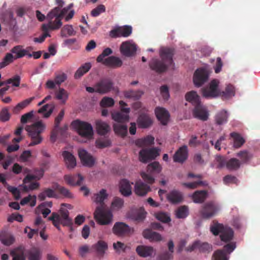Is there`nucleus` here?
<instances>
[{
  "mask_svg": "<svg viewBox=\"0 0 260 260\" xmlns=\"http://www.w3.org/2000/svg\"><path fill=\"white\" fill-rule=\"evenodd\" d=\"M94 196L93 201L99 205L96 208L94 212V217L101 225L109 224L112 221L113 215L104 202L108 197L106 190L101 189L99 193L95 194Z\"/></svg>",
  "mask_w": 260,
  "mask_h": 260,
  "instance_id": "obj_1",
  "label": "nucleus"
},
{
  "mask_svg": "<svg viewBox=\"0 0 260 260\" xmlns=\"http://www.w3.org/2000/svg\"><path fill=\"white\" fill-rule=\"evenodd\" d=\"M174 50L169 48H164L160 50L161 60L153 58L149 62L150 69L158 73L165 72L168 68L173 63V56Z\"/></svg>",
  "mask_w": 260,
  "mask_h": 260,
  "instance_id": "obj_2",
  "label": "nucleus"
},
{
  "mask_svg": "<svg viewBox=\"0 0 260 260\" xmlns=\"http://www.w3.org/2000/svg\"><path fill=\"white\" fill-rule=\"evenodd\" d=\"M56 4L58 7L52 9L47 15V20L50 21V23H55V24L52 26V28H60L62 23V19L68 11L73 7V4H70L67 7L63 8L64 2L62 0H56Z\"/></svg>",
  "mask_w": 260,
  "mask_h": 260,
  "instance_id": "obj_3",
  "label": "nucleus"
},
{
  "mask_svg": "<svg viewBox=\"0 0 260 260\" xmlns=\"http://www.w3.org/2000/svg\"><path fill=\"white\" fill-rule=\"evenodd\" d=\"M46 128V125L42 121H37L30 125H27L25 127L28 132L29 137L31 139V142L28 146H33L40 144L43 140L41 134Z\"/></svg>",
  "mask_w": 260,
  "mask_h": 260,
  "instance_id": "obj_4",
  "label": "nucleus"
},
{
  "mask_svg": "<svg viewBox=\"0 0 260 260\" xmlns=\"http://www.w3.org/2000/svg\"><path fill=\"white\" fill-rule=\"evenodd\" d=\"M210 232L214 236L220 234V238L222 241L228 242L231 241L234 237V231L232 228L225 226L213 220L210 227Z\"/></svg>",
  "mask_w": 260,
  "mask_h": 260,
  "instance_id": "obj_5",
  "label": "nucleus"
},
{
  "mask_svg": "<svg viewBox=\"0 0 260 260\" xmlns=\"http://www.w3.org/2000/svg\"><path fill=\"white\" fill-rule=\"evenodd\" d=\"M71 125L81 137L87 140H90L93 138V129L90 123L77 119L74 120Z\"/></svg>",
  "mask_w": 260,
  "mask_h": 260,
  "instance_id": "obj_6",
  "label": "nucleus"
},
{
  "mask_svg": "<svg viewBox=\"0 0 260 260\" xmlns=\"http://www.w3.org/2000/svg\"><path fill=\"white\" fill-rule=\"evenodd\" d=\"M162 170V167L158 161H154L149 164L147 167V172H142L141 176L143 179L147 183L152 184L154 182V174H158Z\"/></svg>",
  "mask_w": 260,
  "mask_h": 260,
  "instance_id": "obj_7",
  "label": "nucleus"
},
{
  "mask_svg": "<svg viewBox=\"0 0 260 260\" xmlns=\"http://www.w3.org/2000/svg\"><path fill=\"white\" fill-rule=\"evenodd\" d=\"M219 210V206L215 203L211 201L203 205L200 214L203 218L210 219L215 216Z\"/></svg>",
  "mask_w": 260,
  "mask_h": 260,
  "instance_id": "obj_8",
  "label": "nucleus"
},
{
  "mask_svg": "<svg viewBox=\"0 0 260 260\" xmlns=\"http://www.w3.org/2000/svg\"><path fill=\"white\" fill-rule=\"evenodd\" d=\"M209 77V71L205 68L198 69L194 73L193 82L195 86L199 87L206 83Z\"/></svg>",
  "mask_w": 260,
  "mask_h": 260,
  "instance_id": "obj_9",
  "label": "nucleus"
},
{
  "mask_svg": "<svg viewBox=\"0 0 260 260\" xmlns=\"http://www.w3.org/2000/svg\"><path fill=\"white\" fill-rule=\"evenodd\" d=\"M159 154L158 150L156 148L142 149L139 152V159L141 162L147 163L155 159Z\"/></svg>",
  "mask_w": 260,
  "mask_h": 260,
  "instance_id": "obj_10",
  "label": "nucleus"
},
{
  "mask_svg": "<svg viewBox=\"0 0 260 260\" xmlns=\"http://www.w3.org/2000/svg\"><path fill=\"white\" fill-rule=\"evenodd\" d=\"M218 83L217 80L214 79L211 81L208 86L203 88L202 89L203 96L207 99L217 97L219 95Z\"/></svg>",
  "mask_w": 260,
  "mask_h": 260,
  "instance_id": "obj_11",
  "label": "nucleus"
},
{
  "mask_svg": "<svg viewBox=\"0 0 260 260\" xmlns=\"http://www.w3.org/2000/svg\"><path fill=\"white\" fill-rule=\"evenodd\" d=\"M113 233L119 237L127 236L134 232L133 229L122 222H116L112 229Z\"/></svg>",
  "mask_w": 260,
  "mask_h": 260,
  "instance_id": "obj_12",
  "label": "nucleus"
},
{
  "mask_svg": "<svg viewBox=\"0 0 260 260\" xmlns=\"http://www.w3.org/2000/svg\"><path fill=\"white\" fill-rule=\"evenodd\" d=\"M132 33V27L130 25L118 26L110 31V36L113 38L129 37Z\"/></svg>",
  "mask_w": 260,
  "mask_h": 260,
  "instance_id": "obj_13",
  "label": "nucleus"
},
{
  "mask_svg": "<svg viewBox=\"0 0 260 260\" xmlns=\"http://www.w3.org/2000/svg\"><path fill=\"white\" fill-rule=\"evenodd\" d=\"M96 92L105 94L110 91L113 88V83L108 79H103L96 83Z\"/></svg>",
  "mask_w": 260,
  "mask_h": 260,
  "instance_id": "obj_14",
  "label": "nucleus"
},
{
  "mask_svg": "<svg viewBox=\"0 0 260 260\" xmlns=\"http://www.w3.org/2000/svg\"><path fill=\"white\" fill-rule=\"evenodd\" d=\"M130 109L129 108H122L120 111L114 112L112 113V118L118 123H123L129 120V113Z\"/></svg>",
  "mask_w": 260,
  "mask_h": 260,
  "instance_id": "obj_15",
  "label": "nucleus"
},
{
  "mask_svg": "<svg viewBox=\"0 0 260 260\" xmlns=\"http://www.w3.org/2000/svg\"><path fill=\"white\" fill-rule=\"evenodd\" d=\"M121 53L126 56L134 55L137 50L136 44L131 43L129 41L123 42L120 47Z\"/></svg>",
  "mask_w": 260,
  "mask_h": 260,
  "instance_id": "obj_16",
  "label": "nucleus"
},
{
  "mask_svg": "<svg viewBox=\"0 0 260 260\" xmlns=\"http://www.w3.org/2000/svg\"><path fill=\"white\" fill-rule=\"evenodd\" d=\"M48 23L46 24H43L42 26V29L43 31V34L38 38H35L34 41L36 43H41L43 42L46 38L47 37H50V34L48 32V30H57L59 28H52V26L55 25V23L53 22L50 23V21H47Z\"/></svg>",
  "mask_w": 260,
  "mask_h": 260,
  "instance_id": "obj_17",
  "label": "nucleus"
},
{
  "mask_svg": "<svg viewBox=\"0 0 260 260\" xmlns=\"http://www.w3.org/2000/svg\"><path fill=\"white\" fill-rule=\"evenodd\" d=\"M188 157V149L186 145L180 147L173 155L174 162L183 163Z\"/></svg>",
  "mask_w": 260,
  "mask_h": 260,
  "instance_id": "obj_18",
  "label": "nucleus"
},
{
  "mask_svg": "<svg viewBox=\"0 0 260 260\" xmlns=\"http://www.w3.org/2000/svg\"><path fill=\"white\" fill-rule=\"evenodd\" d=\"M79 156L84 166L91 167L94 164V159L84 149L78 150Z\"/></svg>",
  "mask_w": 260,
  "mask_h": 260,
  "instance_id": "obj_19",
  "label": "nucleus"
},
{
  "mask_svg": "<svg viewBox=\"0 0 260 260\" xmlns=\"http://www.w3.org/2000/svg\"><path fill=\"white\" fill-rule=\"evenodd\" d=\"M193 115L194 117L203 121L207 120L208 118V114L201 103L194 107Z\"/></svg>",
  "mask_w": 260,
  "mask_h": 260,
  "instance_id": "obj_20",
  "label": "nucleus"
},
{
  "mask_svg": "<svg viewBox=\"0 0 260 260\" xmlns=\"http://www.w3.org/2000/svg\"><path fill=\"white\" fill-rule=\"evenodd\" d=\"M32 172L34 174H27L23 180V184H26L32 180H39L43 176L44 171L43 169H36Z\"/></svg>",
  "mask_w": 260,
  "mask_h": 260,
  "instance_id": "obj_21",
  "label": "nucleus"
},
{
  "mask_svg": "<svg viewBox=\"0 0 260 260\" xmlns=\"http://www.w3.org/2000/svg\"><path fill=\"white\" fill-rule=\"evenodd\" d=\"M155 113L158 120L162 125H166L169 118V113L164 108L157 107L155 110Z\"/></svg>",
  "mask_w": 260,
  "mask_h": 260,
  "instance_id": "obj_22",
  "label": "nucleus"
},
{
  "mask_svg": "<svg viewBox=\"0 0 260 260\" xmlns=\"http://www.w3.org/2000/svg\"><path fill=\"white\" fill-rule=\"evenodd\" d=\"M64 179L66 183L72 186L80 185L84 179V178L80 174L76 175H66Z\"/></svg>",
  "mask_w": 260,
  "mask_h": 260,
  "instance_id": "obj_23",
  "label": "nucleus"
},
{
  "mask_svg": "<svg viewBox=\"0 0 260 260\" xmlns=\"http://www.w3.org/2000/svg\"><path fill=\"white\" fill-rule=\"evenodd\" d=\"M150 190V187L149 185L141 181L136 182L135 185V192L137 195L140 196H145Z\"/></svg>",
  "mask_w": 260,
  "mask_h": 260,
  "instance_id": "obj_24",
  "label": "nucleus"
},
{
  "mask_svg": "<svg viewBox=\"0 0 260 260\" xmlns=\"http://www.w3.org/2000/svg\"><path fill=\"white\" fill-rule=\"evenodd\" d=\"M102 63L111 68H116L122 66V61L119 57L111 56L105 58Z\"/></svg>",
  "mask_w": 260,
  "mask_h": 260,
  "instance_id": "obj_25",
  "label": "nucleus"
},
{
  "mask_svg": "<svg viewBox=\"0 0 260 260\" xmlns=\"http://www.w3.org/2000/svg\"><path fill=\"white\" fill-rule=\"evenodd\" d=\"M136 251L138 254L142 257L151 256L154 252V249L152 247L145 245L138 246Z\"/></svg>",
  "mask_w": 260,
  "mask_h": 260,
  "instance_id": "obj_26",
  "label": "nucleus"
},
{
  "mask_svg": "<svg viewBox=\"0 0 260 260\" xmlns=\"http://www.w3.org/2000/svg\"><path fill=\"white\" fill-rule=\"evenodd\" d=\"M95 128L97 133L101 136L106 135L110 131V127L109 124L101 120L95 121Z\"/></svg>",
  "mask_w": 260,
  "mask_h": 260,
  "instance_id": "obj_27",
  "label": "nucleus"
},
{
  "mask_svg": "<svg viewBox=\"0 0 260 260\" xmlns=\"http://www.w3.org/2000/svg\"><path fill=\"white\" fill-rule=\"evenodd\" d=\"M0 182H2L5 186L7 190L11 192L16 200L20 198V192L19 189L16 187L8 184L6 181L5 175L4 174H0Z\"/></svg>",
  "mask_w": 260,
  "mask_h": 260,
  "instance_id": "obj_28",
  "label": "nucleus"
},
{
  "mask_svg": "<svg viewBox=\"0 0 260 260\" xmlns=\"http://www.w3.org/2000/svg\"><path fill=\"white\" fill-rule=\"evenodd\" d=\"M137 122L139 127L146 128L152 125V120L149 115L142 114L138 117Z\"/></svg>",
  "mask_w": 260,
  "mask_h": 260,
  "instance_id": "obj_29",
  "label": "nucleus"
},
{
  "mask_svg": "<svg viewBox=\"0 0 260 260\" xmlns=\"http://www.w3.org/2000/svg\"><path fill=\"white\" fill-rule=\"evenodd\" d=\"M168 200L172 204L180 203L183 200V196L181 192L176 190L170 191L167 194Z\"/></svg>",
  "mask_w": 260,
  "mask_h": 260,
  "instance_id": "obj_30",
  "label": "nucleus"
},
{
  "mask_svg": "<svg viewBox=\"0 0 260 260\" xmlns=\"http://www.w3.org/2000/svg\"><path fill=\"white\" fill-rule=\"evenodd\" d=\"M62 155L68 168L72 169L76 166V158L71 153L64 151L62 152Z\"/></svg>",
  "mask_w": 260,
  "mask_h": 260,
  "instance_id": "obj_31",
  "label": "nucleus"
},
{
  "mask_svg": "<svg viewBox=\"0 0 260 260\" xmlns=\"http://www.w3.org/2000/svg\"><path fill=\"white\" fill-rule=\"evenodd\" d=\"M230 137L233 139V147L236 149L240 148L245 143V139L238 133H231Z\"/></svg>",
  "mask_w": 260,
  "mask_h": 260,
  "instance_id": "obj_32",
  "label": "nucleus"
},
{
  "mask_svg": "<svg viewBox=\"0 0 260 260\" xmlns=\"http://www.w3.org/2000/svg\"><path fill=\"white\" fill-rule=\"evenodd\" d=\"M143 236L144 238L151 241H159L161 240V236L155 232H153L150 229H145L143 232Z\"/></svg>",
  "mask_w": 260,
  "mask_h": 260,
  "instance_id": "obj_33",
  "label": "nucleus"
},
{
  "mask_svg": "<svg viewBox=\"0 0 260 260\" xmlns=\"http://www.w3.org/2000/svg\"><path fill=\"white\" fill-rule=\"evenodd\" d=\"M119 190L121 194L125 197L129 196L132 194V187L128 180L126 179L121 180Z\"/></svg>",
  "mask_w": 260,
  "mask_h": 260,
  "instance_id": "obj_34",
  "label": "nucleus"
},
{
  "mask_svg": "<svg viewBox=\"0 0 260 260\" xmlns=\"http://www.w3.org/2000/svg\"><path fill=\"white\" fill-rule=\"evenodd\" d=\"M58 214L60 215L63 226H70L73 224L72 219L69 217V212L67 210L61 208Z\"/></svg>",
  "mask_w": 260,
  "mask_h": 260,
  "instance_id": "obj_35",
  "label": "nucleus"
},
{
  "mask_svg": "<svg viewBox=\"0 0 260 260\" xmlns=\"http://www.w3.org/2000/svg\"><path fill=\"white\" fill-rule=\"evenodd\" d=\"M206 190H197L192 195V198L194 203H202L204 202L207 197Z\"/></svg>",
  "mask_w": 260,
  "mask_h": 260,
  "instance_id": "obj_36",
  "label": "nucleus"
},
{
  "mask_svg": "<svg viewBox=\"0 0 260 260\" xmlns=\"http://www.w3.org/2000/svg\"><path fill=\"white\" fill-rule=\"evenodd\" d=\"M236 156L240 159L241 165L247 164L253 157V154L246 150L240 151L237 153Z\"/></svg>",
  "mask_w": 260,
  "mask_h": 260,
  "instance_id": "obj_37",
  "label": "nucleus"
},
{
  "mask_svg": "<svg viewBox=\"0 0 260 260\" xmlns=\"http://www.w3.org/2000/svg\"><path fill=\"white\" fill-rule=\"evenodd\" d=\"M154 138L151 136L138 139L136 141V145L138 147H144L150 146L154 144Z\"/></svg>",
  "mask_w": 260,
  "mask_h": 260,
  "instance_id": "obj_38",
  "label": "nucleus"
},
{
  "mask_svg": "<svg viewBox=\"0 0 260 260\" xmlns=\"http://www.w3.org/2000/svg\"><path fill=\"white\" fill-rule=\"evenodd\" d=\"M185 99L187 101L191 103L194 107L201 103L200 96L194 91L187 92L185 95Z\"/></svg>",
  "mask_w": 260,
  "mask_h": 260,
  "instance_id": "obj_39",
  "label": "nucleus"
},
{
  "mask_svg": "<svg viewBox=\"0 0 260 260\" xmlns=\"http://www.w3.org/2000/svg\"><path fill=\"white\" fill-rule=\"evenodd\" d=\"M68 128V126L67 125H64L62 127H60L59 126L57 127V129L56 130L55 133V136L53 137V129L51 132L50 135V140L52 142H54L56 141L57 138L58 136H60L61 137H64L66 136Z\"/></svg>",
  "mask_w": 260,
  "mask_h": 260,
  "instance_id": "obj_40",
  "label": "nucleus"
},
{
  "mask_svg": "<svg viewBox=\"0 0 260 260\" xmlns=\"http://www.w3.org/2000/svg\"><path fill=\"white\" fill-rule=\"evenodd\" d=\"M92 248L95 250L98 255L103 256L105 251L108 248V245L105 242L100 240L92 246Z\"/></svg>",
  "mask_w": 260,
  "mask_h": 260,
  "instance_id": "obj_41",
  "label": "nucleus"
},
{
  "mask_svg": "<svg viewBox=\"0 0 260 260\" xmlns=\"http://www.w3.org/2000/svg\"><path fill=\"white\" fill-rule=\"evenodd\" d=\"M228 114L225 110H221L218 112L215 116V121L217 124L222 125L228 121Z\"/></svg>",
  "mask_w": 260,
  "mask_h": 260,
  "instance_id": "obj_42",
  "label": "nucleus"
},
{
  "mask_svg": "<svg viewBox=\"0 0 260 260\" xmlns=\"http://www.w3.org/2000/svg\"><path fill=\"white\" fill-rule=\"evenodd\" d=\"M10 255L13 257V260H25L24 250L22 247H18L11 250Z\"/></svg>",
  "mask_w": 260,
  "mask_h": 260,
  "instance_id": "obj_43",
  "label": "nucleus"
},
{
  "mask_svg": "<svg viewBox=\"0 0 260 260\" xmlns=\"http://www.w3.org/2000/svg\"><path fill=\"white\" fill-rule=\"evenodd\" d=\"M27 49H23L22 46L20 45H17L14 47L11 50V52L15 54V59L22 58L26 54H27Z\"/></svg>",
  "mask_w": 260,
  "mask_h": 260,
  "instance_id": "obj_44",
  "label": "nucleus"
},
{
  "mask_svg": "<svg viewBox=\"0 0 260 260\" xmlns=\"http://www.w3.org/2000/svg\"><path fill=\"white\" fill-rule=\"evenodd\" d=\"M241 166L240 160L236 158H232L227 161L226 169L230 171L238 170Z\"/></svg>",
  "mask_w": 260,
  "mask_h": 260,
  "instance_id": "obj_45",
  "label": "nucleus"
},
{
  "mask_svg": "<svg viewBox=\"0 0 260 260\" xmlns=\"http://www.w3.org/2000/svg\"><path fill=\"white\" fill-rule=\"evenodd\" d=\"M53 187L63 197L69 199L73 198V194L66 187L61 186L57 183L55 184Z\"/></svg>",
  "mask_w": 260,
  "mask_h": 260,
  "instance_id": "obj_46",
  "label": "nucleus"
},
{
  "mask_svg": "<svg viewBox=\"0 0 260 260\" xmlns=\"http://www.w3.org/2000/svg\"><path fill=\"white\" fill-rule=\"evenodd\" d=\"M46 197L56 198H57V194L54 190L47 188H45L38 196V198L41 201L45 200Z\"/></svg>",
  "mask_w": 260,
  "mask_h": 260,
  "instance_id": "obj_47",
  "label": "nucleus"
},
{
  "mask_svg": "<svg viewBox=\"0 0 260 260\" xmlns=\"http://www.w3.org/2000/svg\"><path fill=\"white\" fill-rule=\"evenodd\" d=\"M115 133L122 137H125L127 134V126L125 124L118 123L113 125Z\"/></svg>",
  "mask_w": 260,
  "mask_h": 260,
  "instance_id": "obj_48",
  "label": "nucleus"
},
{
  "mask_svg": "<svg viewBox=\"0 0 260 260\" xmlns=\"http://www.w3.org/2000/svg\"><path fill=\"white\" fill-rule=\"evenodd\" d=\"M0 240L5 245L10 246L15 241L14 237L6 233H2L0 234Z\"/></svg>",
  "mask_w": 260,
  "mask_h": 260,
  "instance_id": "obj_49",
  "label": "nucleus"
},
{
  "mask_svg": "<svg viewBox=\"0 0 260 260\" xmlns=\"http://www.w3.org/2000/svg\"><path fill=\"white\" fill-rule=\"evenodd\" d=\"M48 220L52 221L53 225L56 228V229L60 231V224H62L61 220H60V215L58 213L53 212L51 215L48 218Z\"/></svg>",
  "mask_w": 260,
  "mask_h": 260,
  "instance_id": "obj_50",
  "label": "nucleus"
},
{
  "mask_svg": "<svg viewBox=\"0 0 260 260\" xmlns=\"http://www.w3.org/2000/svg\"><path fill=\"white\" fill-rule=\"evenodd\" d=\"M76 34L72 25L67 24L63 26L61 29L60 34L62 37L75 36Z\"/></svg>",
  "mask_w": 260,
  "mask_h": 260,
  "instance_id": "obj_51",
  "label": "nucleus"
},
{
  "mask_svg": "<svg viewBox=\"0 0 260 260\" xmlns=\"http://www.w3.org/2000/svg\"><path fill=\"white\" fill-rule=\"evenodd\" d=\"M91 65L90 63H85L80 67L76 72L74 77L76 79L80 78L84 74L87 73L91 68Z\"/></svg>",
  "mask_w": 260,
  "mask_h": 260,
  "instance_id": "obj_52",
  "label": "nucleus"
},
{
  "mask_svg": "<svg viewBox=\"0 0 260 260\" xmlns=\"http://www.w3.org/2000/svg\"><path fill=\"white\" fill-rule=\"evenodd\" d=\"M35 99L34 97H31L21 102L18 103L13 109V112L14 113H18L22 109L26 107Z\"/></svg>",
  "mask_w": 260,
  "mask_h": 260,
  "instance_id": "obj_53",
  "label": "nucleus"
},
{
  "mask_svg": "<svg viewBox=\"0 0 260 260\" xmlns=\"http://www.w3.org/2000/svg\"><path fill=\"white\" fill-rule=\"evenodd\" d=\"M41 253L40 250L36 247L31 248L28 252L29 260H41Z\"/></svg>",
  "mask_w": 260,
  "mask_h": 260,
  "instance_id": "obj_54",
  "label": "nucleus"
},
{
  "mask_svg": "<svg viewBox=\"0 0 260 260\" xmlns=\"http://www.w3.org/2000/svg\"><path fill=\"white\" fill-rule=\"evenodd\" d=\"M54 109V106L53 105L46 104L43 106L42 108H41L38 110V113H43L45 112L44 114V117L45 118H48L51 114L52 113L53 110Z\"/></svg>",
  "mask_w": 260,
  "mask_h": 260,
  "instance_id": "obj_55",
  "label": "nucleus"
},
{
  "mask_svg": "<svg viewBox=\"0 0 260 260\" xmlns=\"http://www.w3.org/2000/svg\"><path fill=\"white\" fill-rule=\"evenodd\" d=\"M143 92L141 90H128L126 91L124 93V95L126 98H133L135 100L139 99L143 95Z\"/></svg>",
  "mask_w": 260,
  "mask_h": 260,
  "instance_id": "obj_56",
  "label": "nucleus"
},
{
  "mask_svg": "<svg viewBox=\"0 0 260 260\" xmlns=\"http://www.w3.org/2000/svg\"><path fill=\"white\" fill-rule=\"evenodd\" d=\"M235 90L234 87L232 85H228L224 91L222 92L221 96L224 99H229L235 95Z\"/></svg>",
  "mask_w": 260,
  "mask_h": 260,
  "instance_id": "obj_57",
  "label": "nucleus"
},
{
  "mask_svg": "<svg viewBox=\"0 0 260 260\" xmlns=\"http://www.w3.org/2000/svg\"><path fill=\"white\" fill-rule=\"evenodd\" d=\"M188 214V209L186 206L179 207L176 211V216L178 218H184Z\"/></svg>",
  "mask_w": 260,
  "mask_h": 260,
  "instance_id": "obj_58",
  "label": "nucleus"
},
{
  "mask_svg": "<svg viewBox=\"0 0 260 260\" xmlns=\"http://www.w3.org/2000/svg\"><path fill=\"white\" fill-rule=\"evenodd\" d=\"M55 97L57 100H61L64 104L68 98V93L63 88H59L55 92Z\"/></svg>",
  "mask_w": 260,
  "mask_h": 260,
  "instance_id": "obj_59",
  "label": "nucleus"
},
{
  "mask_svg": "<svg viewBox=\"0 0 260 260\" xmlns=\"http://www.w3.org/2000/svg\"><path fill=\"white\" fill-rule=\"evenodd\" d=\"M229 258L224 250L219 249L215 251L212 256V260H228Z\"/></svg>",
  "mask_w": 260,
  "mask_h": 260,
  "instance_id": "obj_60",
  "label": "nucleus"
},
{
  "mask_svg": "<svg viewBox=\"0 0 260 260\" xmlns=\"http://www.w3.org/2000/svg\"><path fill=\"white\" fill-rule=\"evenodd\" d=\"M64 115V110H61L57 117H55L54 120V125L53 128V137L55 136V133L56 130L57 129V127L59 126V124L61 120H62L63 116Z\"/></svg>",
  "mask_w": 260,
  "mask_h": 260,
  "instance_id": "obj_61",
  "label": "nucleus"
},
{
  "mask_svg": "<svg viewBox=\"0 0 260 260\" xmlns=\"http://www.w3.org/2000/svg\"><path fill=\"white\" fill-rule=\"evenodd\" d=\"M147 212L144 208H140L134 215V219L138 222L143 221L146 217Z\"/></svg>",
  "mask_w": 260,
  "mask_h": 260,
  "instance_id": "obj_62",
  "label": "nucleus"
},
{
  "mask_svg": "<svg viewBox=\"0 0 260 260\" xmlns=\"http://www.w3.org/2000/svg\"><path fill=\"white\" fill-rule=\"evenodd\" d=\"M114 101L112 98L105 96L102 99L100 105L103 108L110 107L114 105Z\"/></svg>",
  "mask_w": 260,
  "mask_h": 260,
  "instance_id": "obj_63",
  "label": "nucleus"
},
{
  "mask_svg": "<svg viewBox=\"0 0 260 260\" xmlns=\"http://www.w3.org/2000/svg\"><path fill=\"white\" fill-rule=\"evenodd\" d=\"M113 51L111 48H107L105 49L103 51L102 53L98 56L96 58L97 62L101 63L103 62L104 61V57L111 55Z\"/></svg>",
  "mask_w": 260,
  "mask_h": 260,
  "instance_id": "obj_64",
  "label": "nucleus"
}]
</instances>
